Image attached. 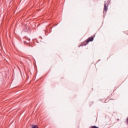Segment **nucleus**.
Segmentation results:
<instances>
[{
  "label": "nucleus",
  "mask_w": 128,
  "mask_h": 128,
  "mask_svg": "<svg viewBox=\"0 0 128 128\" xmlns=\"http://www.w3.org/2000/svg\"><path fill=\"white\" fill-rule=\"evenodd\" d=\"M110 2V0H108V2Z\"/></svg>",
  "instance_id": "39448f33"
},
{
  "label": "nucleus",
  "mask_w": 128,
  "mask_h": 128,
  "mask_svg": "<svg viewBox=\"0 0 128 128\" xmlns=\"http://www.w3.org/2000/svg\"><path fill=\"white\" fill-rule=\"evenodd\" d=\"M126 120H127V122L128 123V118H127Z\"/></svg>",
  "instance_id": "423d86ee"
},
{
  "label": "nucleus",
  "mask_w": 128,
  "mask_h": 128,
  "mask_svg": "<svg viewBox=\"0 0 128 128\" xmlns=\"http://www.w3.org/2000/svg\"><path fill=\"white\" fill-rule=\"evenodd\" d=\"M108 4H105L104 5V10L105 12H108Z\"/></svg>",
  "instance_id": "f03ea898"
},
{
  "label": "nucleus",
  "mask_w": 128,
  "mask_h": 128,
  "mask_svg": "<svg viewBox=\"0 0 128 128\" xmlns=\"http://www.w3.org/2000/svg\"><path fill=\"white\" fill-rule=\"evenodd\" d=\"M92 40H94V37L91 36L90 38H89L88 40H86V44H88V42H92Z\"/></svg>",
  "instance_id": "f257e3e1"
},
{
  "label": "nucleus",
  "mask_w": 128,
  "mask_h": 128,
  "mask_svg": "<svg viewBox=\"0 0 128 128\" xmlns=\"http://www.w3.org/2000/svg\"><path fill=\"white\" fill-rule=\"evenodd\" d=\"M32 128H38V126L36 125H32Z\"/></svg>",
  "instance_id": "7ed1b4c3"
},
{
  "label": "nucleus",
  "mask_w": 128,
  "mask_h": 128,
  "mask_svg": "<svg viewBox=\"0 0 128 128\" xmlns=\"http://www.w3.org/2000/svg\"><path fill=\"white\" fill-rule=\"evenodd\" d=\"M28 46H31L32 48V45L30 44H28Z\"/></svg>",
  "instance_id": "20e7f679"
}]
</instances>
